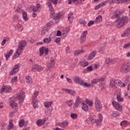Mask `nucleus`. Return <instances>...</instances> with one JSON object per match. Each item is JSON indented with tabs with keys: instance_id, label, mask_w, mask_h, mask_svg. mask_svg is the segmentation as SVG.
<instances>
[{
	"instance_id": "f257e3e1",
	"label": "nucleus",
	"mask_w": 130,
	"mask_h": 130,
	"mask_svg": "<svg viewBox=\"0 0 130 130\" xmlns=\"http://www.w3.org/2000/svg\"><path fill=\"white\" fill-rule=\"evenodd\" d=\"M122 14V12L119 10H116L113 13V15L111 17V19H116L115 20V24L116 28L120 29L124 27L128 22V18L127 16L119 17V15Z\"/></svg>"
},
{
	"instance_id": "f03ea898",
	"label": "nucleus",
	"mask_w": 130,
	"mask_h": 130,
	"mask_svg": "<svg viewBox=\"0 0 130 130\" xmlns=\"http://www.w3.org/2000/svg\"><path fill=\"white\" fill-rule=\"evenodd\" d=\"M26 45V44L25 41H21L18 44V49L17 50L16 53L14 54L13 58L16 59L18 57V55H20L22 52H23V50L25 48ZM17 54H18V55Z\"/></svg>"
},
{
	"instance_id": "7ed1b4c3",
	"label": "nucleus",
	"mask_w": 130,
	"mask_h": 130,
	"mask_svg": "<svg viewBox=\"0 0 130 130\" xmlns=\"http://www.w3.org/2000/svg\"><path fill=\"white\" fill-rule=\"evenodd\" d=\"M102 120H103V116L102 114H99V119H95V118L93 117H89L88 118L86 121L88 124H93V123H96V125H99L102 122Z\"/></svg>"
},
{
	"instance_id": "20e7f679",
	"label": "nucleus",
	"mask_w": 130,
	"mask_h": 130,
	"mask_svg": "<svg viewBox=\"0 0 130 130\" xmlns=\"http://www.w3.org/2000/svg\"><path fill=\"white\" fill-rule=\"evenodd\" d=\"M123 1L124 0H108L96 5L94 8V10H99V9H100L102 7H104L106 4H110V5H112V4H119L122 3Z\"/></svg>"
},
{
	"instance_id": "39448f33",
	"label": "nucleus",
	"mask_w": 130,
	"mask_h": 130,
	"mask_svg": "<svg viewBox=\"0 0 130 130\" xmlns=\"http://www.w3.org/2000/svg\"><path fill=\"white\" fill-rule=\"evenodd\" d=\"M120 73L121 74H127L130 72V62L124 63L121 67Z\"/></svg>"
},
{
	"instance_id": "423d86ee",
	"label": "nucleus",
	"mask_w": 130,
	"mask_h": 130,
	"mask_svg": "<svg viewBox=\"0 0 130 130\" xmlns=\"http://www.w3.org/2000/svg\"><path fill=\"white\" fill-rule=\"evenodd\" d=\"M14 98L18 99V100L19 101V104H22V103L24 102V98H25V93L22 92H20V93H18L17 94H15L14 96Z\"/></svg>"
},
{
	"instance_id": "0eeeda50",
	"label": "nucleus",
	"mask_w": 130,
	"mask_h": 130,
	"mask_svg": "<svg viewBox=\"0 0 130 130\" xmlns=\"http://www.w3.org/2000/svg\"><path fill=\"white\" fill-rule=\"evenodd\" d=\"M38 93L39 92L37 91L35 92L32 96V104L34 105V108L35 109H36V108H38L37 99H36L37 98V96H38Z\"/></svg>"
},
{
	"instance_id": "6e6552de",
	"label": "nucleus",
	"mask_w": 130,
	"mask_h": 130,
	"mask_svg": "<svg viewBox=\"0 0 130 130\" xmlns=\"http://www.w3.org/2000/svg\"><path fill=\"white\" fill-rule=\"evenodd\" d=\"M21 67V64L18 63L17 64L14 66L13 69L10 72V76H13V75H15L18 72H19V69Z\"/></svg>"
},
{
	"instance_id": "1a4fd4ad",
	"label": "nucleus",
	"mask_w": 130,
	"mask_h": 130,
	"mask_svg": "<svg viewBox=\"0 0 130 130\" xmlns=\"http://www.w3.org/2000/svg\"><path fill=\"white\" fill-rule=\"evenodd\" d=\"M12 91V87L9 85H4L1 89V93H10Z\"/></svg>"
},
{
	"instance_id": "9d476101",
	"label": "nucleus",
	"mask_w": 130,
	"mask_h": 130,
	"mask_svg": "<svg viewBox=\"0 0 130 130\" xmlns=\"http://www.w3.org/2000/svg\"><path fill=\"white\" fill-rule=\"evenodd\" d=\"M95 105L97 111H99L100 112V111H101V110H102V104H101V102H100V101L97 98L95 99Z\"/></svg>"
},
{
	"instance_id": "9b49d317",
	"label": "nucleus",
	"mask_w": 130,
	"mask_h": 130,
	"mask_svg": "<svg viewBox=\"0 0 130 130\" xmlns=\"http://www.w3.org/2000/svg\"><path fill=\"white\" fill-rule=\"evenodd\" d=\"M49 1L47 3V5L49 8V10L52 11V14L53 13V7H52V3L53 5H57V0H49Z\"/></svg>"
},
{
	"instance_id": "f8f14e48",
	"label": "nucleus",
	"mask_w": 130,
	"mask_h": 130,
	"mask_svg": "<svg viewBox=\"0 0 130 130\" xmlns=\"http://www.w3.org/2000/svg\"><path fill=\"white\" fill-rule=\"evenodd\" d=\"M112 105L114 108L116 109L118 111H122V107L121 105H120L118 103L115 102V101H113L112 102Z\"/></svg>"
},
{
	"instance_id": "ddd939ff",
	"label": "nucleus",
	"mask_w": 130,
	"mask_h": 130,
	"mask_svg": "<svg viewBox=\"0 0 130 130\" xmlns=\"http://www.w3.org/2000/svg\"><path fill=\"white\" fill-rule=\"evenodd\" d=\"M50 11L51 13V15H50L51 18H53V19H55V20H58V19L60 18V14L59 13L54 14V9H53V13L51 10H50Z\"/></svg>"
},
{
	"instance_id": "4468645a",
	"label": "nucleus",
	"mask_w": 130,
	"mask_h": 130,
	"mask_svg": "<svg viewBox=\"0 0 130 130\" xmlns=\"http://www.w3.org/2000/svg\"><path fill=\"white\" fill-rule=\"evenodd\" d=\"M40 50V56L43 55V53H45L46 55H47L48 54V48H45V47H42L39 49Z\"/></svg>"
},
{
	"instance_id": "2eb2a0df",
	"label": "nucleus",
	"mask_w": 130,
	"mask_h": 130,
	"mask_svg": "<svg viewBox=\"0 0 130 130\" xmlns=\"http://www.w3.org/2000/svg\"><path fill=\"white\" fill-rule=\"evenodd\" d=\"M115 60H117V58H106L105 59V63L106 64H110L111 63H115Z\"/></svg>"
},
{
	"instance_id": "dca6fc26",
	"label": "nucleus",
	"mask_w": 130,
	"mask_h": 130,
	"mask_svg": "<svg viewBox=\"0 0 130 130\" xmlns=\"http://www.w3.org/2000/svg\"><path fill=\"white\" fill-rule=\"evenodd\" d=\"M62 90L70 94V95H72V96H75L76 95V91L75 90L67 88H62Z\"/></svg>"
},
{
	"instance_id": "f3484780",
	"label": "nucleus",
	"mask_w": 130,
	"mask_h": 130,
	"mask_svg": "<svg viewBox=\"0 0 130 130\" xmlns=\"http://www.w3.org/2000/svg\"><path fill=\"white\" fill-rule=\"evenodd\" d=\"M96 54H97V52H96L95 51H92L89 54V56L86 57V59H87V60H91L93 59L95 57Z\"/></svg>"
},
{
	"instance_id": "a211bd4d",
	"label": "nucleus",
	"mask_w": 130,
	"mask_h": 130,
	"mask_svg": "<svg viewBox=\"0 0 130 130\" xmlns=\"http://www.w3.org/2000/svg\"><path fill=\"white\" fill-rule=\"evenodd\" d=\"M130 35V27L127 28L124 32L121 34V37H127L129 36Z\"/></svg>"
},
{
	"instance_id": "6ab92c4d",
	"label": "nucleus",
	"mask_w": 130,
	"mask_h": 130,
	"mask_svg": "<svg viewBox=\"0 0 130 130\" xmlns=\"http://www.w3.org/2000/svg\"><path fill=\"white\" fill-rule=\"evenodd\" d=\"M74 81L76 84H79V85H82V83L83 82V80H82V79L80 78V77L78 76H75L74 78Z\"/></svg>"
},
{
	"instance_id": "aec40b11",
	"label": "nucleus",
	"mask_w": 130,
	"mask_h": 130,
	"mask_svg": "<svg viewBox=\"0 0 130 130\" xmlns=\"http://www.w3.org/2000/svg\"><path fill=\"white\" fill-rule=\"evenodd\" d=\"M43 70V68L39 65H35L34 67L31 69L32 72H36L38 71L39 72H41Z\"/></svg>"
},
{
	"instance_id": "412c9836",
	"label": "nucleus",
	"mask_w": 130,
	"mask_h": 130,
	"mask_svg": "<svg viewBox=\"0 0 130 130\" xmlns=\"http://www.w3.org/2000/svg\"><path fill=\"white\" fill-rule=\"evenodd\" d=\"M49 29H50V26L48 25V24H46L45 26L43 28L42 30V34L44 35L46 32H48Z\"/></svg>"
},
{
	"instance_id": "4be33fe9",
	"label": "nucleus",
	"mask_w": 130,
	"mask_h": 130,
	"mask_svg": "<svg viewBox=\"0 0 130 130\" xmlns=\"http://www.w3.org/2000/svg\"><path fill=\"white\" fill-rule=\"evenodd\" d=\"M81 102H82V99L80 98V96H77L75 103L74 104V107L77 108V107L79 106V105L81 104Z\"/></svg>"
},
{
	"instance_id": "5701e85b",
	"label": "nucleus",
	"mask_w": 130,
	"mask_h": 130,
	"mask_svg": "<svg viewBox=\"0 0 130 130\" xmlns=\"http://www.w3.org/2000/svg\"><path fill=\"white\" fill-rule=\"evenodd\" d=\"M46 119L44 118L43 119H39L38 121H37V124H38V126H41V125H43L44 123H45V121Z\"/></svg>"
},
{
	"instance_id": "b1692460",
	"label": "nucleus",
	"mask_w": 130,
	"mask_h": 130,
	"mask_svg": "<svg viewBox=\"0 0 130 130\" xmlns=\"http://www.w3.org/2000/svg\"><path fill=\"white\" fill-rule=\"evenodd\" d=\"M95 24H100L102 22V16L99 15L94 20Z\"/></svg>"
},
{
	"instance_id": "393cba45",
	"label": "nucleus",
	"mask_w": 130,
	"mask_h": 130,
	"mask_svg": "<svg viewBox=\"0 0 130 130\" xmlns=\"http://www.w3.org/2000/svg\"><path fill=\"white\" fill-rule=\"evenodd\" d=\"M89 65V63L88 62H84L83 61H81L79 62L78 66H80V67H83L85 68Z\"/></svg>"
},
{
	"instance_id": "a878e982",
	"label": "nucleus",
	"mask_w": 130,
	"mask_h": 130,
	"mask_svg": "<svg viewBox=\"0 0 130 130\" xmlns=\"http://www.w3.org/2000/svg\"><path fill=\"white\" fill-rule=\"evenodd\" d=\"M92 71H93V68L92 66H89L85 70H83V74H87V73L92 72Z\"/></svg>"
},
{
	"instance_id": "bb28decb",
	"label": "nucleus",
	"mask_w": 130,
	"mask_h": 130,
	"mask_svg": "<svg viewBox=\"0 0 130 130\" xmlns=\"http://www.w3.org/2000/svg\"><path fill=\"white\" fill-rule=\"evenodd\" d=\"M59 125L61 126V127L64 128L66 127V126H68L69 125V123L67 121H64L62 122L59 123Z\"/></svg>"
},
{
	"instance_id": "cd10ccee",
	"label": "nucleus",
	"mask_w": 130,
	"mask_h": 130,
	"mask_svg": "<svg viewBox=\"0 0 130 130\" xmlns=\"http://www.w3.org/2000/svg\"><path fill=\"white\" fill-rule=\"evenodd\" d=\"M9 101L10 103V106H11V107H12L13 106H15V105H17V104H16V102H15V100H14V97L10 98Z\"/></svg>"
},
{
	"instance_id": "c85d7f7f",
	"label": "nucleus",
	"mask_w": 130,
	"mask_h": 130,
	"mask_svg": "<svg viewBox=\"0 0 130 130\" xmlns=\"http://www.w3.org/2000/svg\"><path fill=\"white\" fill-rule=\"evenodd\" d=\"M73 14L72 13H70L68 15V20L70 22V23H73L74 22V16H73Z\"/></svg>"
},
{
	"instance_id": "c756f323",
	"label": "nucleus",
	"mask_w": 130,
	"mask_h": 130,
	"mask_svg": "<svg viewBox=\"0 0 130 130\" xmlns=\"http://www.w3.org/2000/svg\"><path fill=\"white\" fill-rule=\"evenodd\" d=\"M52 103H53L52 101L46 102V103H44V104L45 107H46L47 108H49V107H50V106L52 105Z\"/></svg>"
},
{
	"instance_id": "7c9ffc66",
	"label": "nucleus",
	"mask_w": 130,
	"mask_h": 130,
	"mask_svg": "<svg viewBox=\"0 0 130 130\" xmlns=\"http://www.w3.org/2000/svg\"><path fill=\"white\" fill-rule=\"evenodd\" d=\"M81 86H82L83 87H84V88H90L91 85L90 83H88L87 82H85L83 81L82 84H81Z\"/></svg>"
},
{
	"instance_id": "2f4dec72",
	"label": "nucleus",
	"mask_w": 130,
	"mask_h": 130,
	"mask_svg": "<svg viewBox=\"0 0 130 130\" xmlns=\"http://www.w3.org/2000/svg\"><path fill=\"white\" fill-rule=\"evenodd\" d=\"M50 62H49L48 64H47V67L48 68H53V66H54V59L53 60H50Z\"/></svg>"
},
{
	"instance_id": "473e14b6",
	"label": "nucleus",
	"mask_w": 130,
	"mask_h": 130,
	"mask_svg": "<svg viewBox=\"0 0 130 130\" xmlns=\"http://www.w3.org/2000/svg\"><path fill=\"white\" fill-rule=\"evenodd\" d=\"M43 42H44V43H47V44H49V43L51 42V38L49 37L45 38L43 40Z\"/></svg>"
},
{
	"instance_id": "72a5a7b5",
	"label": "nucleus",
	"mask_w": 130,
	"mask_h": 130,
	"mask_svg": "<svg viewBox=\"0 0 130 130\" xmlns=\"http://www.w3.org/2000/svg\"><path fill=\"white\" fill-rule=\"evenodd\" d=\"M12 54H13V50H10L9 52H7L6 55H5L6 60L8 61V57H10V56H11V55H12Z\"/></svg>"
},
{
	"instance_id": "f704fd0d",
	"label": "nucleus",
	"mask_w": 130,
	"mask_h": 130,
	"mask_svg": "<svg viewBox=\"0 0 130 130\" xmlns=\"http://www.w3.org/2000/svg\"><path fill=\"white\" fill-rule=\"evenodd\" d=\"M22 17H23V19L24 21H28L29 18L27 16V12L24 11L22 13Z\"/></svg>"
},
{
	"instance_id": "c9c22d12",
	"label": "nucleus",
	"mask_w": 130,
	"mask_h": 130,
	"mask_svg": "<svg viewBox=\"0 0 130 130\" xmlns=\"http://www.w3.org/2000/svg\"><path fill=\"white\" fill-rule=\"evenodd\" d=\"M10 122L7 126V130H11L14 127V124H13V122L12 121H10Z\"/></svg>"
},
{
	"instance_id": "e433bc0d",
	"label": "nucleus",
	"mask_w": 130,
	"mask_h": 130,
	"mask_svg": "<svg viewBox=\"0 0 130 130\" xmlns=\"http://www.w3.org/2000/svg\"><path fill=\"white\" fill-rule=\"evenodd\" d=\"M26 80L27 84H32V83H33V81H32V78H31V77H30L29 76H26Z\"/></svg>"
},
{
	"instance_id": "4c0bfd02",
	"label": "nucleus",
	"mask_w": 130,
	"mask_h": 130,
	"mask_svg": "<svg viewBox=\"0 0 130 130\" xmlns=\"http://www.w3.org/2000/svg\"><path fill=\"white\" fill-rule=\"evenodd\" d=\"M84 52L83 50H77L74 52L75 55H80V54H82Z\"/></svg>"
},
{
	"instance_id": "58836bf2",
	"label": "nucleus",
	"mask_w": 130,
	"mask_h": 130,
	"mask_svg": "<svg viewBox=\"0 0 130 130\" xmlns=\"http://www.w3.org/2000/svg\"><path fill=\"white\" fill-rule=\"evenodd\" d=\"M85 102L86 104H88L90 107H92L93 106V102L91 101H89V100L86 99L85 100Z\"/></svg>"
},
{
	"instance_id": "ea45409f",
	"label": "nucleus",
	"mask_w": 130,
	"mask_h": 130,
	"mask_svg": "<svg viewBox=\"0 0 130 130\" xmlns=\"http://www.w3.org/2000/svg\"><path fill=\"white\" fill-rule=\"evenodd\" d=\"M82 109L84 111H88V106L84 103H82Z\"/></svg>"
},
{
	"instance_id": "a19ab883",
	"label": "nucleus",
	"mask_w": 130,
	"mask_h": 130,
	"mask_svg": "<svg viewBox=\"0 0 130 130\" xmlns=\"http://www.w3.org/2000/svg\"><path fill=\"white\" fill-rule=\"evenodd\" d=\"M120 115V114H118L117 112H113L112 114H111L112 117H118Z\"/></svg>"
},
{
	"instance_id": "79ce46f5",
	"label": "nucleus",
	"mask_w": 130,
	"mask_h": 130,
	"mask_svg": "<svg viewBox=\"0 0 130 130\" xmlns=\"http://www.w3.org/2000/svg\"><path fill=\"white\" fill-rule=\"evenodd\" d=\"M73 102L74 101L73 100L67 101L66 102V104H67V105L69 106V107H71L73 106Z\"/></svg>"
},
{
	"instance_id": "37998d69",
	"label": "nucleus",
	"mask_w": 130,
	"mask_h": 130,
	"mask_svg": "<svg viewBox=\"0 0 130 130\" xmlns=\"http://www.w3.org/2000/svg\"><path fill=\"white\" fill-rule=\"evenodd\" d=\"M70 116L72 119H77V118H78V114L76 113H72L71 114Z\"/></svg>"
},
{
	"instance_id": "c03bdc74",
	"label": "nucleus",
	"mask_w": 130,
	"mask_h": 130,
	"mask_svg": "<svg viewBox=\"0 0 130 130\" xmlns=\"http://www.w3.org/2000/svg\"><path fill=\"white\" fill-rule=\"evenodd\" d=\"M18 81V77L17 76H14L11 79V83H15V82H17Z\"/></svg>"
},
{
	"instance_id": "a18cd8bd",
	"label": "nucleus",
	"mask_w": 130,
	"mask_h": 130,
	"mask_svg": "<svg viewBox=\"0 0 130 130\" xmlns=\"http://www.w3.org/2000/svg\"><path fill=\"white\" fill-rule=\"evenodd\" d=\"M17 28H18V30L19 32H22V31H23V26L21 25V24H19L17 25Z\"/></svg>"
},
{
	"instance_id": "49530a36",
	"label": "nucleus",
	"mask_w": 130,
	"mask_h": 130,
	"mask_svg": "<svg viewBox=\"0 0 130 130\" xmlns=\"http://www.w3.org/2000/svg\"><path fill=\"white\" fill-rule=\"evenodd\" d=\"M117 100L118 102H122L123 101V98H121L120 95H117Z\"/></svg>"
},
{
	"instance_id": "de8ad7c7",
	"label": "nucleus",
	"mask_w": 130,
	"mask_h": 130,
	"mask_svg": "<svg viewBox=\"0 0 130 130\" xmlns=\"http://www.w3.org/2000/svg\"><path fill=\"white\" fill-rule=\"evenodd\" d=\"M80 40L81 43H84L85 41H86V37L81 36Z\"/></svg>"
},
{
	"instance_id": "09e8293b",
	"label": "nucleus",
	"mask_w": 130,
	"mask_h": 130,
	"mask_svg": "<svg viewBox=\"0 0 130 130\" xmlns=\"http://www.w3.org/2000/svg\"><path fill=\"white\" fill-rule=\"evenodd\" d=\"M54 42L55 43H60V38H55L54 40Z\"/></svg>"
},
{
	"instance_id": "8fccbe9b",
	"label": "nucleus",
	"mask_w": 130,
	"mask_h": 130,
	"mask_svg": "<svg viewBox=\"0 0 130 130\" xmlns=\"http://www.w3.org/2000/svg\"><path fill=\"white\" fill-rule=\"evenodd\" d=\"M127 124V122L126 121H122L120 123L121 126H126V124Z\"/></svg>"
},
{
	"instance_id": "3c124183",
	"label": "nucleus",
	"mask_w": 130,
	"mask_h": 130,
	"mask_svg": "<svg viewBox=\"0 0 130 130\" xmlns=\"http://www.w3.org/2000/svg\"><path fill=\"white\" fill-rule=\"evenodd\" d=\"M24 120L23 119H21L20 120H19V126H23L24 125Z\"/></svg>"
},
{
	"instance_id": "603ef678",
	"label": "nucleus",
	"mask_w": 130,
	"mask_h": 130,
	"mask_svg": "<svg viewBox=\"0 0 130 130\" xmlns=\"http://www.w3.org/2000/svg\"><path fill=\"white\" fill-rule=\"evenodd\" d=\"M94 23H95V21H92V20H90L87 25L88 26V27H90V26H92V25L94 24Z\"/></svg>"
},
{
	"instance_id": "864d4df0",
	"label": "nucleus",
	"mask_w": 130,
	"mask_h": 130,
	"mask_svg": "<svg viewBox=\"0 0 130 130\" xmlns=\"http://www.w3.org/2000/svg\"><path fill=\"white\" fill-rule=\"evenodd\" d=\"M91 83H92V84H97V83H99L98 79H92Z\"/></svg>"
},
{
	"instance_id": "5fc2aeb1",
	"label": "nucleus",
	"mask_w": 130,
	"mask_h": 130,
	"mask_svg": "<svg viewBox=\"0 0 130 130\" xmlns=\"http://www.w3.org/2000/svg\"><path fill=\"white\" fill-rule=\"evenodd\" d=\"M12 108L14 111H18V106L17 105L12 106Z\"/></svg>"
},
{
	"instance_id": "6e6d98bb",
	"label": "nucleus",
	"mask_w": 130,
	"mask_h": 130,
	"mask_svg": "<svg viewBox=\"0 0 130 130\" xmlns=\"http://www.w3.org/2000/svg\"><path fill=\"white\" fill-rule=\"evenodd\" d=\"M118 86H120V87H125V84L124 83H122V81L121 82L119 83L118 84Z\"/></svg>"
},
{
	"instance_id": "4d7b16f0",
	"label": "nucleus",
	"mask_w": 130,
	"mask_h": 130,
	"mask_svg": "<svg viewBox=\"0 0 130 130\" xmlns=\"http://www.w3.org/2000/svg\"><path fill=\"white\" fill-rule=\"evenodd\" d=\"M31 9H32L33 12H37V11H38V8L36 6L31 7Z\"/></svg>"
},
{
	"instance_id": "13d9d810",
	"label": "nucleus",
	"mask_w": 130,
	"mask_h": 130,
	"mask_svg": "<svg viewBox=\"0 0 130 130\" xmlns=\"http://www.w3.org/2000/svg\"><path fill=\"white\" fill-rule=\"evenodd\" d=\"M110 85L111 86V87L112 86H114V85H115V81H113V79H111L110 82Z\"/></svg>"
},
{
	"instance_id": "bf43d9fd",
	"label": "nucleus",
	"mask_w": 130,
	"mask_h": 130,
	"mask_svg": "<svg viewBox=\"0 0 130 130\" xmlns=\"http://www.w3.org/2000/svg\"><path fill=\"white\" fill-rule=\"evenodd\" d=\"M87 33H88V31H87V30L83 31L82 32V35L81 36V37L86 38V35H87Z\"/></svg>"
},
{
	"instance_id": "052dcab7",
	"label": "nucleus",
	"mask_w": 130,
	"mask_h": 130,
	"mask_svg": "<svg viewBox=\"0 0 130 130\" xmlns=\"http://www.w3.org/2000/svg\"><path fill=\"white\" fill-rule=\"evenodd\" d=\"M7 38H5V39H3V41L2 42L1 45H2V46H4V45H5L6 44V42L7 41Z\"/></svg>"
},
{
	"instance_id": "680f3d73",
	"label": "nucleus",
	"mask_w": 130,
	"mask_h": 130,
	"mask_svg": "<svg viewBox=\"0 0 130 130\" xmlns=\"http://www.w3.org/2000/svg\"><path fill=\"white\" fill-rule=\"evenodd\" d=\"M48 26H50V28H51V26L53 25V21H50L47 24Z\"/></svg>"
},
{
	"instance_id": "e2e57ef3",
	"label": "nucleus",
	"mask_w": 130,
	"mask_h": 130,
	"mask_svg": "<svg viewBox=\"0 0 130 130\" xmlns=\"http://www.w3.org/2000/svg\"><path fill=\"white\" fill-rule=\"evenodd\" d=\"M115 82V85H118L119 83H121V81H120V80H116L114 81Z\"/></svg>"
},
{
	"instance_id": "0e129e2a",
	"label": "nucleus",
	"mask_w": 130,
	"mask_h": 130,
	"mask_svg": "<svg viewBox=\"0 0 130 130\" xmlns=\"http://www.w3.org/2000/svg\"><path fill=\"white\" fill-rule=\"evenodd\" d=\"M66 79H67L68 83H69L70 84H73V82H72V79H71L68 77H67Z\"/></svg>"
},
{
	"instance_id": "69168bd1",
	"label": "nucleus",
	"mask_w": 130,
	"mask_h": 130,
	"mask_svg": "<svg viewBox=\"0 0 130 130\" xmlns=\"http://www.w3.org/2000/svg\"><path fill=\"white\" fill-rule=\"evenodd\" d=\"M80 24H83V25H86V21H85L84 20H80Z\"/></svg>"
},
{
	"instance_id": "338daca9",
	"label": "nucleus",
	"mask_w": 130,
	"mask_h": 130,
	"mask_svg": "<svg viewBox=\"0 0 130 130\" xmlns=\"http://www.w3.org/2000/svg\"><path fill=\"white\" fill-rule=\"evenodd\" d=\"M56 35H57V36H61V31H60V30H57Z\"/></svg>"
},
{
	"instance_id": "774afa93",
	"label": "nucleus",
	"mask_w": 130,
	"mask_h": 130,
	"mask_svg": "<svg viewBox=\"0 0 130 130\" xmlns=\"http://www.w3.org/2000/svg\"><path fill=\"white\" fill-rule=\"evenodd\" d=\"M105 79L104 78H102L100 79H98V82H103V81H104Z\"/></svg>"
}]
</instances>
